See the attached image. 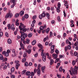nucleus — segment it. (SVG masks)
Instances as JSON below:
<instances>
[{
	"label": "nucleus",
	"mask_w": 78,
	"mask_h": 78,
	"mask_svg": "<svg viewBox=\"0 0 78 78\" xmlns=\"http://www.w3.org/2000/svg\"><path fill=\"white\" fill-rule=\"evenodd\" d=\"M55 47V45H52L51 47V53H53L54 52V48Z\"/></svg>",
	"instance_id": "obj_9"
},
{
	"label": "nucleus",
	"mask_w": 78,
	"mask_h": 78,
	"mask_svg": "<svg viewBox=\"0 0 78 78\" xmlns=\"http://www.w3.org/2000/svg\"><path fill=\"white\" fill-rule=\"evenodd\" d=\"M11 30H12L13 31H14L15 30V27H14V25L12 24L10 27Z\"/></svg>",
	"instance_id": "obj_14"
},
{
	"label": "nucleus",
	"mask_w": 78,
	"mask_h": 78,
	"mask_svg": "<svg viewBox=\"0 0 78 78\" xmlns=\"http://www.w3.org/2000/svg\"><path fill=\"white\" fill-rule=\"evenodd\" d=\"M20 66V64H18V65H16L15 66V67L16 69H18L19 67Z\"/></svg>",
	"instance_id": "obj_27"
},
{
	"label": "nucleus",
	"mask_w": 78,
	"mask_h": 78,
	"mask_svg": "<svg viewBox=\"0 0 78 78\" xmlns=\"http://www.w3.org/2000/svg\"><path fill=\"white\" fill-rule=\"evenodd\" d=\"M31 76H34V72H31Z\"/></svg>",
	"instance_id": "obj_63"
},
{
	"label": "nucleus",
	"mask_w": 78,
	"mask_h": 78,
	"mask_svg": "<svg viewBox=\"0 0 78 78\" xmlns=\"http://www.w3.org/2000/svg\"><path fill=\"white\" fill-rule=\"evenodd\" d=\"M34 29V27H31L30 29V31H32Z\"/></svg>",
	"instance_id": "obj_56"
},
{
	"label": "nucleus",
	"mask_w": 78,
	"mask_h": 78,
	"mask_svg": "<svg viewBox=\"0 0 78 78\" xmlns=\"http://www.w3.org/2000/svg\"><path fill=\"white\" fill-rule=\"evenodd\" d=\"M15 63L16 64V65L20 64L19 63V61L17 60H16Z\"/></svg>",
	"instance_id": "obj_33"
},
{
	"label": "nucleus",
	"mask_w": 78,
	"mask_h": 78,
	"mask_svg": "<svg viewBox=\"0 0 78 78\" xmlns=\"http://www.w3.org/2000/svg\"><path fill=\"white\" fill-rule=\"evenodd\" d=\"M20 46L21 48H22L23 50H24V44H22V42L21 41L20 42Z\"/></svg>",
	"instance_id": "obj_12"
},
{
	"label": "nucleus",
	"mask_w": 78,
	"mask_h": 78,
	"mask_svg": "<svg viewBox=\"0 0 78 78\" xmlns=\"http://www.w3.org/2000/svg\"><path fill=\"white\" fill-rule=\"evenodd\" d=\"M49 31H50V28H48L46 29V33L47 34L48 33V32H49Z\"/></svg>",
	"instance_id": "obj_31"
},
{
	"label": "nucleus",
	"mask_w": 78,
	"mask_h": 78,
	"mask_svg": "<svg viewBox=\"0 0 78 78\" xmlns=\"http://www.w3.org/2000/svg\"><path fill=\"white\" fill-rule=\"evenodd\" d=\"M5 35L6 37H8V36H9L8 33V32H6L5 34Z\"/></svg>",
	"instance_id": "obj_48"
},
{
	"label": "nucleus",
	"mask_w": 78,
	"mask_h": 78,
	"mask_svg": "<svg viewBox=\"0 0 78 78\" xmlns=\"http://www.w3.org/2000/svg\"><path fill=\"white\" fill-rule=\"evenodd\" d=\"M41 69V64H39L38 66L37 69Z\"/></svg>",
	"instance_id": "obj_47"
},
{
	"label": "nucleus",
	"mask_w": 78,
	"mask_h": 78,
	"mask_svg": "<svg viewBox=\"0 0 78 78\" xmlns=\"http://www.w3.org/2000/svg\"><path fill=\"white\" fill-rule=\"evenodd\" d=\"M68 49V48L67 46H66L65 48V51H67V50Z\"/></svg>",
	"instance_id": "obj_51"
},
{
	"label": "nucleus",
	"mask_w": 78,
	"mask_h": 78,
	"mask_svg": "<svg viewBox=\"0 0 78 78\" xmlns=\"http://www.w3.org/2000/svg\"><path fill=\"white\" fill-rule=\"evenodd\" d=\"M46 28H47L46 24H44V26H41L40 27V30L41 31H42V30H43L44 29H45Z\"/></svg>",
	"instance_id": "obj_8"
},
{
	"label": "nucleus",
	"mask_w": 78,
	"mask_h": 78,
	"mask_svg": "<svg viewBox=\"0 0 78 78\" xmlns=\"http://www.w3.org/2000/svg\"><path fill=\"white\" fill-rule=\"evenodd\" d=\"M61 7V3L59 2L58 3V7L56 9L57 11V12H60V7Z\"/></svg>",
	"instance_id": "obj_6"
},
{
	"label": "nucleus",
	"mask_w": 78,
	"mask_h": 78,
	"mask_svg": "<svg viewBox=\"0 0 78 78\" xmlns=\"http://www.w3.org/2000/svg\"><path fill=\"white\" fill-rule=\"evenodd\" d=\"M46 17L48 19H50V14L48 13H46Z\"/></svg>",
	"instance_id": "obj_18"
},
{
	"label": "nucleus",
	"mask_w": 78,
	"mask_h": 78,
	"mask_svg": "<svg viewBox=\"0 0 78 78\" xmlns=\"http://www.w3.org/2000/svg\"><path fill=\"white\" fill-rule=\"evenodd\" d=\"M57 76L58 78H61V75H59L58 73L57 74Z\"/></svg>",
	"instance_id": "obj_39"
},
{
	"label": "nucleus",
	"mask_w": 78,
	"mask_h": 78,
	"mask_svg": "<svg viewBox=\"0 0 78 78\" xmlns=\"http://www.w3.org/2000/svg\"><path fill=\"white\" fill-rule=\"evenodd\" d=\"M26 41V44H29L30 43V39L28 38L27 39Z\"/></svg>",
	"instance_id": "obj_28"
},
{
	"label": "nucleus",
	"mask_w": 78,
	"mask_h": 78,
	"mask_svg": "<svg viewBox=\"0 0 78 78\" xmlns=\"http://www.w3.org/2000/svg\"><path fill=\"white\" fill-rule=\"evenodd\" d=\"M28 62H26L25 63H24V66H25L26 67H27V66H28Z\"/></svg>",
	"instance_id": "obj_43"
},
{
	"label": "nucleus",
	"mask_w": 78,
	"mask_h": 78,
	"mask_svg": "<svg viewBox=\"0 0 78 78\" xmlns=\"http://www.w3.org/2000/svg\"><path fill=\"white\" fill-rule=\"evenodd\" d=\"M53 63H54V61L53 60V59H51V62H50V65L51 66V65H52V64H53Z\"/></svg>",
	"instance_id": "obj_23"
},
{
	"label": "nucleus",
	"mask_w": 78,
	"mask_h": 78,
	"mask_svg": "<svg viewBox=\"0 0 78 78\" xmlns=\"http://www.w3.org/2000/svg\"><path fill=\"white\" fill-rule=\"evenodd\" d=\"M31 74V72L30 71H27L26 73V75H27V76H28V75H30Z\"/></svg>",
	"instance_id": "obj_26"
},
{
	"label": "nucleus",
	"mask_w": 78,
	"mask_h": 78,
	"mask_svg": "<svg viewBox=\"0 0 78 78\" xmlns=\"http://www.w3.org/2000/svg\"><path fill=\"white\" fill-rule=\"evenodd\" d=\"M65 45V43L63 42L61 44V46L62 47H64V46Z\"/></svg>",
	"instance_id": "obj_50"
},
{
	"label": "nucleus",
	"mask_w": 78,
	"mask_h": 78,
	"mask_svg": "<svg viewBox=\"0 0 78 78\" xmlns=\"http://www.w3.org/2000/svg\"><path fill=\"white\" fill-rule=\"evenodd\" d=\"M36 40H34L32 42V45H35V44H36Z\"/></svg>",
	"instance_id": "obj_21"
},
{
	"label": "nucleus",
	"mask_w": 78,
	"mask_h": 78,
	"mask_svg": "<svg viewBox=\"0 0 78 78\" xmlns=\"http://www.w3.org/2000/svg\"><path fill=\"white\" fill-rule=\"evenodd\" d=\"M62 67H60L59 69V70L60 72H62Z\"/></svg>",
	"instance_id": "obj_52"
},
{
	"label": "nucleus",
	"mask_w": 78,
	"mask_h": 78,
	"mask_svg": "<svg viewBox=\"0 0 78 78\" xmlns=\"http://www.w3.org/2000/svg\"><path fill=\"white\" fill-rule=\"evenodd\" d=\"M12 43V41L10 39H9L8 40V43L9 44H11V43Z\"/></svg>",
	"instance_id": "obj_22"
},
{
	"label": "nucleus",
	"mask_w": 78,
	"mask_h": 78,
	"mask_svg": "<svg viewBox=\"0 0 78 78\" xmlns=\"http://www.w3.org/2000/svg\"><path fill=\"white\" fill-rule=\"evenodd\" d=\"M17 31H18V29L16 28V31H15L14 32V34L15 35L17 34Z\"/></svg>",
	"instance_id": "obj_29"
},
{
	"label": "nucleus",
	"mask_w": 78,
	"mask_h": 78,
	"mask_svg": "<svg viewBox=\"0 0 78 78\" xmlns=\"http://www.w3.org/2000/svg\"><path fill=\"white\" fill-rule=\"evenodd\" d=\"M3 68L4 69H5L7 68V66L5 65L3 67Z\"/></svg>",
	"instance_id": "obj_54"
},
{
	"label": "nucleus",
	"mask_w": 78,
	"mask_h": 78,
	"mask_svg": "<svg viewBox=\"0 0 78 78\" xmlns=\"http://www.w3.org/2000/svg\"><path fill=\"white\" fill-rule=\"evenodd\" d=\"M26 72V70H24L23 71V72H22V74H23H23H24Z\"/></svg>",
	"instance_id": "obj_53"
},
{
	"label": "nucleus",
	"mask_w": 78,
	"mask_h": 78,
	"mask_svg": "<svg viewBox=\"0 0 78 78\" xmlns=\"http://www.w3.org/2000/svg\"><path fill=\"white\" fill-rule=\"evenodd\" d=\"M75 60H73L72 62V64L73 65V66H75Z\"/></svg>",
	"instance_id": "obj_41"
},
{
	"label": "nucleus",
	"mask_w": 78,
	"mask_h": 78,
	"mask_svg": "<svg viewBox=\"0 0 78 78\" xmlns=\"http://www.w3.org/2000/svg\"><path fill=\"white\" fill-rule=\"evenodd\" d=\"M37 73L38 76H39L41 74V69H37Z\"/></svg>",
	"instance_id": "obj_15"
},
{
	"label": "nucleus",
	"mask_w": 78,
	"mask_h": 78,
	"mask_svg": "<svg viewBox=\"0 0 78 78\" xmlns=\"http://www.w3.org/2000/svg\"><path fill=\"white\" fill-rule=\"evenodd\" d=\"M58 21V22H60L61 20H60V17L59 16H58L57 17Z\"/></svg>",
	"instance_id": "obj_45"
},
{
	"label": "nucleus",
	"mask_w": 78,
	"mask_h": 78,
	"mask_svg": "<svg viewBox=\"0 0 78 78\" xmlns=\"http://www.w3.org/2000/svg\"><path fill=\"white\" fill-rule=\"evenodd\" d=\"M38 47L40 48V49H43L44 48V47L42 45L40 44H38Z\"/></svg>",
	"instance_id": "obj_13"
},
{
	"label": "nucleus",
	"mask_w": 78,
	"mask_h": 78,
	"mask_svg": "<svg viewBox=\"0 0 78 78\" xmlns=\"http://www.w3.org/2000/svg\"><path fill=\"white\" fill-rule=\"evenodd\" d=\"M45 16H46V13H45L44 12H43L42 14L39 15V17L40 19H42V17H45Z\"/></svg>",
	"instance_id": "obj_3"
},
{
	"label": "nucleus",
	"mask_w": 78,
	"mask_h": 78,
	"mask_svg": "<svg viewBox=\"0 0 78 78\" xmlns=\"http://www.w3.org/2000/svg\"><path fill=\"white\" fill-rule=\"evenodd\" d=\"M12 52L14 54V56H16V53H15L16 52V51L15 50L13 49L12 50Z\"/></svg>",
	"instance_id": "obj_40"
},
{
	"label": "nucleus",
	"mask_w": 78,
	"mask_h": 78,
	"mask_svg": "<svg viewBox=\"0 0 78 78\" xmlns=\"http://www.w3.org/2000/svg\"><path fill=\"white\" fill-rule=\"evenodd\" d=\"M41 51V56H43L44 55V50L42 49H39L38 51Z\"/></svg>",
	"instance_id": "obj_10"
},
{
	"label": "nucleus",
	"mask_w": 78,
	"mask_h": 78,
	"mask_svg": "<svg viewBox=\"0 0 78 78\" xmlns=\"http://www.w3.org/2000/svg\"><path fill=\"white\" fill-rule=\"evenodd\" d=\"M45 66L42 67H41V71L43 73H44V71H45Z\"/></svg>",
	"instance_id": "obj_17"
},
{
	"label": "nucleus",
	"mask_w": 78,
	"mask_h": 78,
	"mask_svg": "<svg viewBox=\"0 0 78 78\" xmlns=\"http://www.w3.org/2000/svg\"><path fill=\"white\" fill-rule=\"evenodd\" d=\"M37 18V16L36 15H34V16L32 17V19L33 20H35Z\"/></svg>",
	"instance_id": "obj_30"
},
{
	"label": "nucleus",
	"mask_w": 78,
	"mask_h": 78,
	"mask_svg": "<svg viewBox=\"0 0 78 78\" xmlns=\"http://www.w3.org/2000/svg\"><path fill=\"white\" fill-rule=\"evenodd\" d=\"M22 62H25L26 61V58H24L22 60Z\"/></svg>",
	"instance_id": "obj_37"
},
{
	"label": "nucleus",
	"mask_w": 78,
	"mask_h": 78,
	"mask_svg": "<svg viewBox=\"0 0 78 78\" xmlns=\"http://www.w3.org/2000/svg\"><path fill=\"white\" fill-rule=\"evenodd\" d=\"M70 54H71V56H73L74 55V54L73 53V52L72 51H71L70 52Z\"/></svg>",
	"instance_id": "obj_49"
},
{
	"label": "nucleus",
	"mask_w": 78,
	"mask_h": 78,
	"mask_svg": "<svg viewBox=\"0 0 78 78\" xmlns=\"http://www.w3.org/2000/svg\"><path fill=\"white\" fill-rule=\"evenodd\" d=\"M10 2L11 3H12L14 5H16V3L15 2V0H11Z\"/></svg>",
	"instance_id": "obj_20"
},
{
	"label": "nucleus",
	"mask_w": 78,
	"mask_h": 78,
	"mask_svg": "<svg viewBox=\"0 0 78 78\" xmlns=\"http://www.w3.org/2000/svg\"><path fill=\"white\" fill-rule=\"evenodd\" d=\"M55 51L56 53H57V54H58L59 53V51L58 50H57V49H56L55 50Z\"/></svg>",
	"instance_id": "obj_44"
},
{
	"label": "nucleus",
	"mask_w": 78,
	"mask_h": 78,
	"mask_svg": "<svg viewBox=\"0 0 78 78\" xmlns=\"http://www.w3.org/2000/svg\"><path fill=\"white\" fill-rule=\"evenodd\" d=\"M28 78H33V76L31 75H30L28 76Z\"/></svg>",
	"instance_id": "obj_58"
},
{
	"label": "nucleus",
	"mask_w": 78,
	"mask_h": 78,
	"mask_svg": "<svg viewBox=\"0 0 78 78\" xmlns=\"http://www.w3.org/2000/svg\"><path fill=\"white\" fill-rule=\"evenodd\" d=\"M46 40H48L49 39V37H48V35H47V36L46 37Z\"/></svg>",
	"instance_id": "obj_55"
},
{
	"label": "nucleus",
	"mask_w": 78,
	"mask_h": 78,
	"mask_svg": "<svg viewBox=\"0 0 78 78\" xmlns=\"http://www.w3.org/2000/svg\"><path fill=\"white\" fill-rule=\"evenodd\" d=\"M33 4H34V5H36V0H35L34 1Z\"/></svg>",
	"instance_id": "obj_60"
},
{
	"label": "nucleus",
	"mask_w": 78,
	"mask_h": 78,
	"mask_svg": "<svg viewBox=\"0 0 78 78\" xmlns=\"http://www.w3.org/2000/svg\"><path fill=\"white\" fill-rule=\"evenodd\" d=\"M2 55H3L5 56H6V57H7V56H8L9 55V54H8V53H7L6 51H3L2 52Z\"/></svg>",
	"instance_id": "obj_7"
},
{
	"label": "nucleus",
	"mask_w": 78,
	"mask_h": 78,
	"mask_svg": "<svg viewBox=\"0 0 78 78\" xmlns=\"http://www.w3.org/2000/svg\"><path fill=\"white\" fill-rule=\"evenodd\" d=\"M68 47V50H70V49H71V46L70 45H68V47Z\"/></svg>",
	"instance_id": "obj_42"
},
{
	"label": "nucleus",
	"mask_w": 78,
	"mask_h": 78,
	"mask_svg": "<svg viewBox=\"0 0 78 78\" xmlns=\"http://www.w3.org/2000/svg\"><path fill=\"white\" fill-rule=\"evenodd\" d=\"M31 48V46L30 45L28 46L27 47L28 49H30V48Z\"/></svg>",
	"instance_id": "obj_57"
},
{
	"label": "nucleus",
	"mask_w": 78,
	"mask_h": 78,
	"mask_svg": "<svg viewBox=\"0 0 78 78\" xmlns=\"http://www.w3.org/2000/svg\"><path fill=\"white\" fill-rule=\"evenodd\" d=\"M37 55H38V53H37L36 54L34 55V57L36 58L37 56Z\"/></svg>",
	"instance_id": "obj_62"
},
{
	"label": "nucleus",
	"mask_w": 78,
	"mask_h": 78,
	"mask_svg": "<svg viewBox=\"0 0 78 78\" xmlns=\"http://www.w3.org/2000/svg\"><path fill=\"white\" fill-rule=\"evenodd\" d=\"M15 69H14V67H12V69H11V73H13V72H14V70H15Z\"/></svg>",
	"instance_id": "obj_24"
},
{
	"label": "nucleus",
	"mask_w": 78,
	"mask_h": 78,
	"mask_svg": "<svg viewBox=\"0 0 78 78\" xmlns=\"http://www.w3.org/2000/svg\"><path fill=\"white\" fill-rule=\"evenodd\" d=\"M75 69L73 68L72 69V72H71V71L70 70H69L70 73V75H72V76H75L76 75H77V70H78V67L75 66Z\"/></svg>",
	"instance_id": "obj_2"
},
{
	"label": "nucleus",
	"mask_w": 78,
	"mask_h": 78,
	"mask_svg": "<svg viewBox=\"0 0 78 78\" xmlns=\"http://www.w3.org/2000/svg\"><path fill=\"white\" fill-rule=\"evenodd\" d=\"M24 14V11H21L20 13V16H22Z\"/></svg>",
	"instance_id": "obj_19"
},
{
	"label": "nucleus",
	"mask_w": 78,
	"mask_h": 78,
	"mask_svg": "<svg viewBox=\"0 0 78 78\" xmlns=\"http://www.w3.org/2000/svg\"><path fill=\"white\" fill-rule=\"evenodd\" d=\"M11 78H15V76H14V75H12L11 76Z\"/></svg>",
	"instance_id": "obj_64"
},
{
	"label": "nucleus",
	"mask_w": 78,
	"mask_h": 78,
	"mask_svg": "<svg viewBox=\"0 0 78 78\" xmlns=\"http://www.w3.org/2000/svg\"><path fill=\"white\" fill-rule=\"evenodd\" d=\"M24 17L26 19H28V15L26 14L24 15Z\"/></svg>",
	"instance_id": "obj_35"
},
{
	"label": "nucleus",
	"mask_w": 78,
	"mask_h": 78,
	"mask_svg": "<svg viewBox=\"0 0 78 78\" xmlns=\"http://www.w3.org/2000/svg\"><path fill=\"white\" fill-rule=\"evenodd\" d=\"M31 49H29L28 50H27V52L29 54H30V53H31Z\"/></svg>",
	"instance_id": "obj_36"
},
{
	"label": "nucleus",
	"mask_w": 78,
	"mask_h": 78,
	"mask_svg": "<svg viewBox=\"0 0 78 78\" xmlns=\"http://www.w3.org/2000/svg\"><path fill=\"white\" fill-rule=\"evenodd\" d=\"M7 27H8V29H10V24H8L7 25Z\"/></svg>",
	"instance_id": "obj_61"
},
{
	"label": "nucleus",
	"mask_w": 78,
	"mask_h": 78,
	"mask_svg": "<svg viewBox=\"0 0 78 78\" xmlns=\"http://www.w3.org/2000/svg\"><path fill=\"white\" fill-rule=\"evenodd\" d=\"M52 56L53 57L54 59H56V58H57V57H58V56L57 55L55 54H52Z\"/></svg>",
	"instance_id": "obj_16"
},
{
	"label": "nucleus",
	"mask_w": 78,
	"mask_h": 78,
	"mask_svg": "<svg viewBox=\"0 0 78 78\" xmlns=\"http://www.w3.org/2000/svg\"><path fill=\"white\" fill-rule=\"evenodd\" d=\"M74 55L75 56H78V52L77 53V52H74Z\"/></svg>",
	"instance_id": "obj_32"
},
{
	"label": "nucleus",
	"mask_w": 78,
	"mask_h": 78,
	"mask_svg": "<svg viewBox=\"0 0 78 78\" xmlns=\"http://www.w3.org/2000/svg\"><path fill=\"white\" fill-rule=\"evenodd\" d=\"M53 36V33L51 31L50 33V36L49 37H52Z\"/></svg>",
	"instance_id": "obj_34"
},
{
	"label": "nucleus",
	"mask_w": 78,
	"mask_h": 78,
	"mask_svg": "<svg viewBox=\"0 0 78 78\" xmlns=\"http://www.w3.org/2000/svg\"><path fill=\"white\" fill-rule=\"evenodd\" d=\"M45 59H46V53H44V56H43V58H42L43 61L44 62H45V61H46V60Z\"/></svg>",
	"instance_id": "obj_11"
},
{
	"label": "nucleus",
	"mask_w": 78,
	"mask_h": 78,
	"mask_svg": "<svg viewBox=\"0 0 78 78\" xmlns=\"http://www.w3.org/2000/svg\"><path fill=\"white\" fill-rule=\"evenodd\" d=\"M37 69L35 68V69L34 70V73H36V72H37Z\"/></svg>",
	"instance_id": "obj_46"
},
{
	"label": "nucleus",
	"mask_w": 78,
	"mask_h": 78,
	"mask_svg": "<svg viewBox=\"0 0 78 78\" xmlns=\"http://www.w3.org/2000/svg\"><path fill=\"white\" fill-rule=\"evenodd\" d=\"M25 27H26V26H24L23 24H22L21 23H20V25L19 26V29H20V30H22V31H20V33L21 34L20 37L21 41L22 42L23 41L24 44H27L26 41H24L25 38L27 36V34L25 33V32H26L27 30L26 28H25Z\"/></svg>",
	"instance_id": "obj_1"
},
{
	"label": "nucleus",
	"mask_w": 78,
	"mask_h": 78,
	"mask_svg": "<svg viewBox=\"0 0 78 78\" xmlns=\"http://www.w3.org/2000/svg\"><path fill=\"white\" fill-rule=\"evenodd\" d=\"M32 35H33V34L31 33H30L28 34V37H32Z\"/></svg>",
	"instance_id": "obj_25"
},
{
	"label": "nucleus",
	"mask_w": 78,
	"mask_h": 78,
	"mask_svg": "<svg viewBox=\"0 0 78 78\" xmlns=\"http://www.w3.org/2000/svg\"><path fill=\"white\" fill-rule=\"evenodd\" d=\"M12 14L10 12H9L5 16V18L6 19H8L9 17V18H11V17H12Z\"/></svg>",
	"instance_id": "obj_5"
},
{
	"label": "nucleus",
	"mask_w": 78,
	"mask_h": 78,
	"mask_svg": "<svg viewBox=\"0 0 78 78\" xmlns=\"http://www.w3.org/2000/svg\"><path fill=\"white\" fill-rule=\"evenodd\" d=\"M3 36V32H1L0 33V39L1 38L0 36Z\"/></svg>",
	"instance_id": "obj_59"
},
{
	"label": "nucleus",
	"mask_w": 78,
	"mask_h": 78,
	"mask_svg": "<svg viewBox=\"0 0 78 78\" xmlns=\"http://www.w3.org/2000/svg\"><path fill=\"white\" fill-rule=\"evenodd\" d=\"M19 16V13H16L15 15V17H18Z\"/></svg>",
	"instance_id": "obj_38"
},
{
	"label": "nucleus",
	"mask_w": 78,
	"mask_h": 78,
	"mask_svg": "<svg viewBox=\"0 0 78 78\" xmlns=\"http://www.w3.org/2000/svg\"><path fill=\"white\" fill-rule=\"evenodd\" d=\"M0 60H2L3 62H4V61H6L8 60L7 58H4L3 55H2L1 54H0Z\"/></svg>",
	"instance_id": "obj_4"
}]
</instances>
